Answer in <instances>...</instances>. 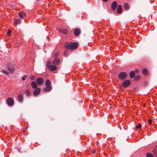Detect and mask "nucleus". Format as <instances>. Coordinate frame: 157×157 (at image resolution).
Listing matches in <instances>:
<instances>
[{
	"label": "nucleus",
	"mask_w": 157,
	"mask_h": 157,
	"mask_svg": "<svg viewBox=\"0 0 157 157\" xmlns=\"http://www.w3.org/2000/svg\"><path fill=\"white\" fill-rule=\"evenodd\" d=\"M78 46V44L76 42L65 43L64 44L65 48L70 50H73L77 48Z\"/></svg>",
	"instance_id": "f257e3e1"
},
{
	"label": "nucleus",
	"mask_w": 157,
	"mask_h": 157,
	"mask_svg": "<svg viewBox=\"0 0 157 157\" xmlns=\"http://www.w3.org/2000/svg\"><path fill=\"white\" fill-rule=\"evenodd\" d=\"M128 76L127 74L125 72H121L118 75L119 80L124 81L125 79Z\"/></svg>",
	"instance_id": "f03ea898"
},
{
	"label": "nucleus",
	"mask_w": 157,
	"mask_h": 157,
	"mask_svg": "<svg viewBox=\"0 0 157 157\" xmlns=\"http://www.w3.org/2000/svg\"><path fill=\"white\" fill-rule=\"evenodd\" d=\"M7 103L8 105L10 106L13 105L14 103L13 98L12 97L8 98L7 99Z\"/></svg>",
	"instance_id": "7ed1b4c3"
},
{
	"label": "nucleus",
	"mask_w": 157,
	"mask_h": 157,
	"mask_svg": "<svg viewBox=\"0 0 157 157\" xmlns=\"http://www.w3.org/2000/svg\"><path fill=\"white\" fill-rule=\"evenodd\" d=\"M131 84V81L129 80H127L124 81L122 83V86L124 88L127 87L129 86Z\"/></svg>",
	"instance_id": "20e7f679"
},
{
	"label": "nucleus",
	"mask_w": 157,
	"mask_h": 157,
	"mask_svg": "<svg viewBox=\"0 0 157 157\" xmlns=\"http://www.w3.org/2000/svg\"><path fill=\"white\" fill-rule=\"evenodd\" d=\"M7 70H9L11 73H13L14 72L15 69L13 65L10 64L7 66Z\"/></svg>",
	"instance_id": "39448f33"
},
{
	"label": "nucleus",
	"mask_w": 157,
	"mask_h": 157,
	"mask_svg": "<svg viewBox=\"0 0 157 157\" xmlns=\"http://www.w3.org/2000/svg\"><path fill=\"white\" fill-rule=\"evenodd\" d=\"M36 82L38 85H41L44 82V80L43 78L39 77L36 79Z\"/></svg>",
	"instance_id": "423d86ee"
},
{
	"label": "nucleus",
	"mask_w": 157,
	"mask_h": 157,
	"mask_svg": "<svg viewBox=\"0 0 157 157\" xmlns=\"http://www.w3.org/2000/svg\"><path fill=\"white\" fill-rule=\"evenodd\" d=\"M41 89L39 88H36L35 90L33 92V94L34 96H36L38 95L40 93Z\"/></svg>",
	"instance_id": "0eeeda50"
},
{
	"label": "nucleus",
	"mask_w": 157,
	"mask_h": 157,
	"mask_svg": "<svg viewBox=\"0 0 157 157\" xmlns=\"http://www.w3.org/2000/svg\"><path fill=\"white\" fill-rule=\"evenodd\" d=\"M48 68L49 70L52 71H56L57 69V67L55 65H49L48 66Z\"/></svg>",
	"instance_id": "6e6552de"
},
{
	"label": "nucleus",
	"mask_w": 157,
	"mask_h": 157,
	"mask_svg": "<svg viewBox=\"0 0 157 157\" xmlns=\"http://www.w3.org/2000/svg\"><path fill=\"white\" fill-rule=\"evenodd\" d=\"M18 15L20 18L23 19L26 17L25 13L23 11H21L18 13Z\"/></svg>",
	"instance_id": "1a4fd4ad"
},
{
	"label": "nucleus",
	"mask_w": 157,
	"mask_h": 157,
	"mask_svg": "<svg viewBox=\"0 0 157 157\" xmlns=\"http://www.w3.org/2000/svg\"><path fill=\"white\" fill-rule=\"evenodd\" d=\"M117 3L116 1H114L112 2L111 7L112 9L113 10H116L117 6Z\"/></svg>",
	"instance_id": "9d476101"
},
{
	"label": "nucleus",
	"mask_w": 157,
	"mask_h": 157,
	"mask_svg": "<svg viewBox=\"0 0 157 157\" xmlns=\"http://www.w3.org/2000/svg\"><path fill=\"white\" fill-rule=\"evenodd\" d=\"M80 33V30L79 29H75L74 31V34L76 36H78Z\"/></svg>",
	"instance_id": "9b49d317"
},
{
	"label": "nucleus",
	"mask_w": 157,
	"mask_h": 157,
	"mask_svg": "<svg viewBox=\"0 0 157 157\" xmlns=\"http://www.w3.org/2000/svg\"><path fill=\"white\" fill-rule=\"evenodd\" d=\"M60 61L59 59L57 58H55L53 61L52 63L54 65H57L59 63Z\"/></svg>",
	"instance_id": "f8f14e48"
},
{
	"label": "nucleus",
	"mask_w": 157,
	"mask_h": 157,
	"mask_svg": "<svg viewBox=\"0 0 157 157\" xmlns=\"http://www.w3.org/2000/svg\"><path fill=\"white\" fill-rule=\"evenodd\" d=\"M122 8L121 5H119L118 6L117 8V12L118 13H120L122 12Z\"/></svg>",
	"instance_id": "ddd939ff"
},
{
	"label": "nucleus",
	"mask_w": 157,
	"mask_h": 157,
	"mask_svg": "<svg viewBox=\"0 0 157 157\" xmlns=\"http://www.w3.org/2000/svg\"><path fill=\"white\" fill-rule=\"evenodd\" d=\"M60 33H62L64 34H66L68 32L67 29H60L59 30Z\"/></svg>",
	"instance_id": "4468645a"
},
{
	"label": "nucleus",
	"mask_w": 157,
	"mask_h": 157,
	"mask_svg": "<svg viewBox=\"0 0 157 157\" xmlns=\"http://www.w3.org/2000/svg\"><path fill=\"white\" fill-rule=\"evenodd\" d=\"M31 85L33 89H36L37 87V85L36 82L35 81H33L31 82Z\"/></svg>",
	"instance_id": "2eb2a0df"
},
{
	"label": "nucleus",
	"mask_w": 157,
	"mask_h": 157,
	"mask_svg": "<svg viewBox=\"0 0 157 157\" xmlns=\"http://www.w3.org/2000/svg\"><path fill=\"white\" fill-rule=\"evenodd\" d=\"M52 87L51 86H47V87L44 89V90L46 92H48L52 89Z\"/></svg>",
	"instance_id": "dca6fc26"
},
{
	"label": "nucleus",
	"mask_w": 157,
	"mask_h": 157,
	"mask_svg": "<svg viewBox=\"0 0 157 157\" xmlns=\"http://www.w3.org/2000/svg\"><path fill=\"white\" fill-rule=\"evenodd\" d=\"M13 21H14V22L16 24H20L21 23V19H16L15 18L13 20Z\"/></svg>",
	"instance_id": "f3484780"
},
{
	"label": "nucleus",
	"mask_w": 157,
	"mask_h": 157,
	"mask_svg": "<svg viewBox=\"0 0 157 157\" xmlns=\"http://www.w3.org/2000/svg\"><path fill=\"white\" fill-rule=\"evenodd\" d=\"M135 75V73L134 71H131L129 74L130 77L131 78H133Z\"/></svg>",
	"instance_id": "a211bd4d"
},
{
	"label": "nucleus",
	"mask_w": 157,
	"mask_h": 157,
	"mask_svg": "<svg viewBox=\"0 0 157 157\" xmlns=\"http://www.w3.org/2000/svg\"><path fill=\"white\" fill-rule=\"evenodd\" d=\"M23 100V96L21 94H19L18 96V100L20 102H21Z\"/></svg>",
	"instance_id": "6ab92c4d"
},
{
	"label": "nucleus",
	"mask_w": 157,
	"mask_h": 157,
	"mask_svg": "<svg viewBox=\"0 0 157 157\" xmlns=\"http://www.w3.org/2000/svg\"><path fill=\"white\" fill-rule=\"evenodd\" d=\"M124 8L126 10H128L129 8L128 4L127 3H125L124 5Z\"/></svg>",
	"instance_id": "aec40b11"
},
{
	"label": "nucleus",
	"mask_w": 157,
	"mask_h": 157,
	"mask_svg": "<svg viewBox=\"0 0 157 157\" xmlns=\"http://www.w3.org/2000/svg\"><path fill=\"white\" fill-rule=\"evenodd\" d=\"M26 95L27 97H29L30 95V91L29 89H26L25 90Z\"/></svg>",
	"instance_id": "412c9836"
},
{
	"label": "nucleus",
	"mask_w": 157,
	"mask_h": 157,
	"mask_svg": "<svg viewBox=\"0 0 157 157\" xmlns=\"http://www.w3.org/2000/svg\"><path fill=\"white\" fill-rule=\"evenodd\" d=\"M51 82L49 80H47L45 82V84L47 86H50Z\"/></svg>",
	"instance_id": "4be33fe9"
},
{
	"label": "nucleus",
	"mask_w": 157,
	"mask_h": 157,
	"mask_svg": "<svg viewBox=\"0 0 157 157\" xmlns=\"http://www.w3.org/2000/svg\"><path fill=\"white\" fill-rule=\"evenodd\" d=\"M144 75H147L148 73V71L146 69H144L142 71Z\"/></svg>",
	"instance_id": "5701e85b"
},
{
	"label": "nucleus",
	"mask_w": 157,
	"mask_h": 157,
	"mask_svg": "<svg viewBox=\"0 0 157 157\" xmlns=\"http://www.w3.org/2000/svg\"><path fill=\"white\" fill-rule=\"evenodd\" d=\"M2 73L6 75H8L9 74V73L8 72L5 70H2Z\"/></svg>",
	"instance_id": "b1692460"
},
{
	"label": "nucleus",
	"mask_w": 157,
	"mask_h": 157,
	"mask_svg": "<svg viewBox=\"0 0 157 157\" xmlns=\"http://www.w3.org/2000/svg\"><path fill=\"white\" fill-rule=\"evenodd\" d=\"M68 53V51L67 50H65L63 52V55L65 56H67Z\"/></svg>",
	"instance_id": "393cba45"
},
{
	"label": "nucleus",
	"mask_w": 157,
	"mask_h": 157,
	"mask_svg": "<svg viewBox=\"0 0 157 157\" xmlns=\"http://www.w3.org/2000/svg\"><path fill=\"white\" fill-rule=\"evenodd\" d=\"M11 33H12L11 30L10 29H8L7 31V35L8 36H10V35L11 34Z\"/></svg>",
	"instance_id": "a878e982"
},
{
	"label": "nucleus",
	"mask_w": 157,
	"mask_h": 157,
	"mask_svg": "<svg viewBox=\"0 0 157 157\" xmlns=\"http://www.w3.org/2000/svg\"><path fill=\"white\" fill-rule=\"evenodd\" d=\"M152 152L153 155L155 157H157V152L155 150H153Z\"/></svg>",
	"instance_id": "bb28decb"
},
{
	"label": "nucleus",
	"mask_w": 157,
	"mask_h": 157,
	"mask_svg": "<svg viewBox=\"0 0 157 157\" xmlns=\"http://www.w3.org/2000/svg\"><path fill=\"white\" fill-rule=\"evenodd\" d=\"M141 128V124H137V125L136 126V129H140Z\"/></svg>",
	"instance_id": "cd10ccee"
},
{
	"label": "nucleus",
	"mask_w": 157,
	"mask_h": 157,
	"mask_svg": "<svg viewBox=\"0 0 157 157\" xmlns=\"http://www.w3.org/2000/svg\"><path fill=\"white\" fill-rule=\"evenodd\" d=\"M146 157H154L151 153H148L146 155Z\"/></svg>",
	"instance_id": "c85d7f7f"
},
{
	"label": "nucleus",
	"mask_w": 157,
	"mask_h": 157,
	"mask_svg": "<svg viewBox=\"0 0 157 157\" xmlns=\"http://www.w3.org/2000/svg\"><path fill=\"white\" fill-rule=\"evenodd\" d=\"M97 151L96 149H93L91 151V153H96Z\"/></svg>",
	"instance_id": "c756f323"
},
{
	"label": "nucleus",
	"mask_w": 157,
	"mask_h": 157,
	"mask_svg": "<svg viewBox=\"0 0 157 157\" xmlns=\"http://www.w3.org/2000/svg\"><path fill=\"white\" fill-rule=\"evenodd\" d=\"M59 55V52H57L54 54V56L55 57H57Z\"/></svg>",
	"instance_id": "7c9ffc66"
},
{
	"label": "nucleus",
	"mask_w": 157,
	"mask_h": 157,
	"mask_svg": "<svg viewBox=\"0 0 157 157\" xmlns=\"http://www.w3.org/2000/svg\"><path fill=\"white\" fill-rule=\"evenodd\" d=\"M30 79L32 80H34L35 79V78H34V76L33 75H31L30 77Z\"/></svg>",
	"instance_id": "2f4dec72"
},
{
	"label": "nucleus",
	"mask_w": 157,
	"mask_h": 157,
	"mask_svg": "<svg viewBox=\"0 0 157 157\" xmlns=\"http://www.w3.org/2000/svg\"><path fill=\"white\" fill-rule=\"evenodd\" d=\"M26 78V76L25 75L23 77H22V79L23 81H25Z\"/></svg>",
	"instance_id": "473e14b6"
},
{
	"label": "nucleus",
	"mask_w": 157,
	"mask_h": 157,
	"mask_svg": "<svg viewBox=\"0 0 157 157\" xmlns=\"http://www.w3.org/2000/svg\"><path fill=\"white\" fill-rule=\"evenodd\" d=\"M152 120L151 119H149L148 120V123L149 124H151V123Z\"/></svg>",
	"instance_id": "72a5a7b5"
},
{
	"label": "nucleus",
	"mask_w": 157,
	"mask_h": 157,
	"mask_svg": "<svg viewBox=\"0 0 157 157\" xmlns=\"http://www.w3.org/2000/svg\"><path fill=\"white\" fill-rule=\"evenodd\" d=\"M140 78V77L138 76H136V78H135V79H136V80H137V79H139V78Z\"/></svg>",
	"instance_id": "f704fd0d"
},
{
	"label": "nucleus",
	"mask_w": 157,
	"mask_h": 157,
	"mask_svg": "<svg viewBox=\"0 0 157 157\" xmlns=\"http://www.w3.org/2000/svg\"><path fill=\"white\" fill-rule=\"evenodd\" d=\"M104 2H107L108 0H102Z\"/></svg>",
	"instance_id": "c9c22d12"
},
{
	"label": "nucleus",
	"mask_w": 157,
	"mask_h": 157,
	"mask_svg": "<svg viewBox=\"0 0 157 157\" xmlns=\"http://www.w3.org/2000/svg\"><path fill=\"white\" fill-rule=\"evenodd\" d=\"M136 71L137 72V71L136 70Z\"/></svg>",
	"instance_id": "e433bc0d"
},
{
	"label": "nucleus",
	"mask_w": 157,
	"mask_h": 157,
	"mask_svg": "<svg viewBox=\"0 0 157 157\" xmlns=\"http://www.w3.org/2000/svg\"><path fill=\"white\" fill-rule=\"evenodd\" d=\"M156 147L157 148V144L156 145Z\"/></svg>",
	"instance_id": "4c0bfd02"
}]
</instances>
